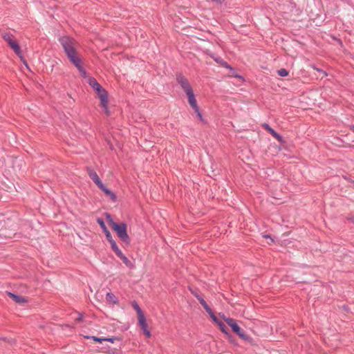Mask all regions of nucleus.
Instances as JSON below:
<instances>
[{"label": "nucleus", "mask_w": 354, "mask_h": 354, "mask_svg": "<svg viewBox=\"0 0 354 354\" xmlns=\"http://www.w3.org/2000/svg\"><path fill=\"white\" fill-rule=\"evenodd\" d=\"M113 230L116 232L118 238L125 246L130 245V237L127 234V225L125 223H113Z\"/></svg>", "instance_id": "nucleus-1"}, {"label": "nucleus", "mask_w": 354, "mask_h": 354, "mask_svg": "<svg viewBox=\"0 0 354 354\" xmlns=\"http://www.w3.org/2000/svg\"><path fill=\"white\" fill-rule=\"evenodd\" d=\"M59 41L67 56L77 53V43L73 38L64 36L60 37Z\"/></svg>", "instance_id": "nucleus-2"}, {"label": "nucleus", "mask_w": 354, "mask_h": 354, "mask_svg": "<svg viewBox=\"0 0 354 354\" xmlns=\"http://www.w3.org/2000/svg\"><path fill=\"white\" fill-rule=\"evenodd\" d=\"M59 41L67 56L77 53V43L73 38L64 36L60 37Z\"/></svg>", "instance_id": "nucleus-3"}, {"label": "nucleus", "mask_w": 354, "mask_h": 354, "mask_svg": "<svg viewBox=\"0 0 354 354\" xmlns=\"http://www.w3.org/2000/svg\"><path fill=\"white\" fill-rule=\"evenodd\" d=\"M224 320L225 321L226 324L231 327L232 331L236 333L241 339L250 343L252 342V338L245 334V331L240 328V326L237 324L234 319L224 318Z\"/></svg>", "instance_id": "nucleus-4"}, {"label": "nucleus", "mask_w": 354, "mask_h": 354, "mask_svg": "<svg viewBox=\"0 0 354 354\" xmlns=\"http://www.w3.org/2000/svg\"><path fill=\"white\" fill-rule=\"evenodd\" d=\"M88 83L91 88L95 91L98 98L101 102H105V99L108 97L107 91L99 84L95 78L90 77Z\"/></svg>", "instance_id": "nucleus-5"}, {"label": "nucleus", "mask_w": 354, "mask_h": 354, "mask_svg": "<svg viewBox=\"0 0 354 354\" xmlns=\"http://www.w3.org/2000/svg\"><path fill=\"white\" fill-rule=\"evenodd\" d=\"M3 39L8 43L10 47L14 52L21 58H22V53L19 44L13 40L12 35L10 33H5L3 35Z\"/></svg>", "instance_id": "nucleus-6"}, {"label": "nucleus", "mask_w": 354, "mask_h": 354, "mask_svg": "<svg viewBox=\"0 0 354 354\" xmlns=\"http://www.w3.org/2000/svg\"><path fill=\"white\" fill-rule=\"evenodd\" d=\"M176 81L185 93L192 90L188 80L182 73L176 74Z\"/></svg>", "instance_id": "nucleus-7"}, {"label": "nucleus", "mask_w": 354, "mask_h": 354, "mask_svg": "<svg viewBox=\"0 0 354 354\" xmlns=\"http://www.w3.org/2000/svg\"><path fill=\"white\" fill-rule=\"evenodd\" d=\"M138 324L141 327L144 334L147 337H150L151 336V332L147 328V324L146 321V318L145 315H140L138 317Z\"/></svg>", "instance_id": "nucleus-8"}, {"label": "nucleus", "mask_w": 354, "mask_h": 354, "mask_svg": "<svg viewBox=\"0 0 354 354\" xmlns=\"http://www.w3.org/2000/svg\"><path fill=\"white\" fill-rule=\"evenodd\" d=\"M88 174L90 178L96 184L97 187L102 184L100 178H99L97 174L91 168L87 169Z\"/></svg>", "instance_id": "nucleus-9"}, {"label": "nucleus", "mask_w": 354, "mask_h": 354, "mask_svg": "<svg viewBox=\"0 0 354 354\" xmlns=\"http://www.w3.org/2000/svg\"><path fill=\"white\" fill-rule=\"evenodd\" d=\"M69 61L76 67H79L82 64V59L77 55V53L68 55Z\"/></svg>", "instance_id": "nucleus-10"}, {"label": "nucleus", "mask_w": 354, "mask_h": 354, "mask_svg": "<svg viewBox=\"0 0 354 354\" xmlns=\"http://www.w3.org/2000/svg\"><path fill=\"white\" fill-rule=\"evenodd\" d=\"M186 94L187 95L188 102H189L190 106L194 110H197V107H198V106L197 105L196 100L195 98L193 90L187 92Z\"/></svg>", "instance_id": "nucleus-11"}, {"label": "nucleus", "mask_w": 354, "mask_h": 354, "mask_svg": "<svg viewBox=\"0 0 354 354\" xmlns=\"http://www.w3.org/2000/svg\"><path fill=\"white\" fill-rule=\"evenodd\" d=\"M97 223L99 224V225L102 228V232L104 233L106 239L107 240L111 239V238H112V236H111L109 230L107 229L104 220L102 218H97Z\"/></svg>", "instance_id": "nucleus-12"}, {"label": "nucleus", "mask_w": 354, "mask_h": 354, "mask_svg": "<svg viewBox=\"0 0 354 354\" xmlns=\"http://www.w3.org/2000/svg\"><path fill=\"white\" fill-rule=\"evenodd\" d=\"M7 294L8 297L17 304H24L28 301V300L24 297L21 295H15V293L10 292H8Z\"/></svg>", "instance_id": "nucleus-13"}, {"label": "nucleus", "mask_w": 354, "mask_h": 354, "mask_svg": "<svg viewBox=\"0 0 354 354\" xmlns=\"http://www.w3.org/2000/svg\"><path fill=\"white\" fill-rule=\"evenodd\" d=\"M104 193L110 197L111 200L113 202H115L117 200V197L115 194L109 189L106 188L104 185L102 183L98 187Z\"/></svg>", "instance_id": "nucleus-14"}, {"label": "nucleus", "mask_w": 354, "mask_h": 354, "mask_svg": "<svg viewBox=\"0 0 354 354\" xmlns=\"http://www.w3.org/2000/svg\"><path fill=\"white\" fill-rule=\"evenodd\" d=\"M211 57L218 64L222 66L223 67L225 68H228L231 71H233V68L231 67L230 65H229L226 62H225L221 57L216 56L214 55H212Z\"/></svg>", "instance_id": "nucleus-15"}, {"label": "nucleus", "mask_w": 354, "mask_h": 354, "mask_svg": "<svg viewBox=\"0 0 354 354\" xmlns=\"http://www.w3.org/2000/svg\"><path fill=\"white\" fill-rule=\"evenodd\" d=\"M264 128L267 129L274 138L281 142H283V138L278 133H277L273 129H272L268 124L263 125Z\"/></svg>", "instance_id": "nucleus-16"}, {"label": "nucleus", "mask_w": 354, "mask_h": 354, "mask_svg": "<svg viewBox=\"0 0 354 354\" xmlns=\"http://www.w3.org/2000/svg\"><path fill=\"white\" fill-rule=\"evenodd\" d=\"M117 257L122 261L123 263L127 268L130 269L134 268V265L133 264V263L130 260H129V259L126 256H124L122 252L120 254L118 255Z\"/></svg>", "instance_id": "nucleus-17"}, {"label": "nucleus", "mask_w": 354, "mask_h": 354, "mask_svg": "<svg viewBox=\"0 0 354 354\" xmlns=\"http://www.w3.org/2000/svg\"><path fill=\"white\" fill-rule=\"evenodd\" d=\"M110 245L112 250L115 252V255L118 256L122 253L121 250L118 248L117 245L115 241L113 239V238H111V239L107 240Z\"/></svg>", "instance_id": "nucleus-18"}, {"label": "nucleus", "mask_w": 354, "mask_h": 354, "mask_svg": "<svg viewBox=\"0 0 354 354\" xmlns=\"http://www.w3.org/2000/svg\"><path fill=\"white\" fill-rule=\"evenodd\" d=\"M106 300L110 304H115L118 303V298L112 292H107L106 295Z\"/></svg>", "instance_id": "nucleus-19"}, {"label": "nucleus", "mask_w": 354, "mask_h": 354, "mask_svg": "<svg viewBox=\"0 0 354 354\" xmlns=\"http://www.w3.org/2000/svg\"><path fill=\"white\" fill-rule=\"evenodd\" d=\"M198 301L205 310L207 313H210L212 310L210 307L207 305V302L203 299V298H198Z\"/></svg>", "instance_id": "nucleus-20"}, {"label": "nucleus", "mask_w": 354, "mask_h": 354, "mask_svg": "<svg viewBox=\"0 0 354 354\" xmlns=\"http://www.w3.org/2000/svg\"><path fill=\"white\" fill-rule=\"evenodd\" d=\"M108 104H109L108 97L106 99H105V102H101V106L103 108L104 111L106 115H110V111H109V109L108 107Z\"/></svg>", "instance_id": "nucleus-21"}, {"label": "nucleus", "mask_w": 354, "mask_h": 354, "mask_svg": "<svg viewBox=\"0 0 354 354\" xmlns=\"http://www.w3.org/2000/svg\"><path fill=\"white\" fill-rule=\"evenodd\" d=\"M132 306L135 309V310L136 311V313L138 314V317H140V315H144L142 310H141V308H140V306H138V304H137L136 301H133L132 303Z\"/></svg>", "instance_id": "nucleus-22"}, {"label": "nucleus", "mask_w": 354, "mask_h": 354, "mask_svg": "<svg viewBox=\"0 0 354 354\" xmlns=\"http://www.w3.org/2000/svg\"><path fill=\"white\" fill-rule=\"evenodd\" d=\"M217 325L219 326L220 330L225 335H230L228 329L227 328L226 326L221 321L219 323L217 324Z\"/></svg>", "instance_id": "nucleus-23"}, {"label": "nucleus", "mask_w": 354, "mask_h": 354, "mask_svg": "<svg viewBox=\"0 0 354 354\" xmlns=\"http://www.w3.org/2000/svg\"><path fill=\"white\" fill-rule=\"evenodd\" d=\"M277 73L281 77H286L288 75V71L285 68H281L277 71Z\"/></svg>", "instance_id": "nucleus-24"}, {"label": "nucleus", "mask_w": 354, "mask_h": 354, "mask_svg": "<svg viewBox=\"0 0 354 354\" xmlns=\"http://www.w3.org/2000/svg\"><path fill=\"white\" fill-rule=\"evenodd\" d=\"M85 338L86 339H92L95 342H97L100 343H102L103 341H104V338L97 337L95 336H86Z\"/></svg>", "instance_id": "nucleus-25"}, {"label": "nucleus", "mask_w": 354, "mask_h": 354, "mask_svg": "<svg viewBox=\"0 0 354 354\" xmlns=\"http://www.w3.org/2000/svg\"><path fill=\"white\" fill-rule=\"evenodd\" d=\"M77 69L78 70V71L80 72V75L83 77H86V71L84 68V67L82 66V64L81 66H80L79 67H77Z\"/></svg>", "instance_id": "nucleus-26"}, {"label": "nucleus", "mask_w": 354, "mask_h": 354, "mask_svg": "<svg viewBox=\"0 0 354 354\" xmlns=\"http://www.w3.org/2000/svg\"><path fill=\"white\" fill-rule=\"evenodd\" d=\"M208 315H209V317L212 319L213 322H214V323H216V324L221 322V320H219V319L216 317V316L214 315V312H213L212 310L210 312V313H208Z\"/></svg>", "instance_id": "nucleus-27"}, {"label": "nucleus", "mask_w": 354, "mask_h": 354, "mask_svg": "<svg viewBox=\"0 0 354 354\" xmlns=\"http://www.w3.org/2000/svg\"><path fill=\"white\" fill-rule=\"evenodd\" d=\"M104 341H109L111 343H114L115 341H121V338L118 337H106L104 338Z\"/></svg>", "instance_id": "nucleus-28"}, {"label": "nucleus", "mask_w": 354, "mask_h": 354, "mask_svg": "<svg viewBox=\"0 0 354 354\" xmlns=\"http://www.w3.org/2000/svg\"><path fill=\"white\" fill-rule=\"evenodd\" d=\"M194 112L196 113L198 119L202 122H205V120L204 118H203V115L201 114V113L200 112V110H199V107H197V110H194Z\"/></svg>", "instance_id": "nucleus-29"}, {"label": "nucleus", "mask_w": 354, "mask_h": 354, "mask_svg": "<svg viewBox=\"0 0 354 354\" xmlns=\"http://www.w3.org/2000/svg\"><path fill=\"white\" fill-rule=\"evenodd\" d=\"M106 217L108 221L111 224L112 226H113V223H116L115 222H114L113 221L110 214L106 213Z\"/></svg>", "instance_id": "nucleus-30"}, {"label": "nucleus", "mask_w": 354, "mask_h": 354, "mask_svg": "<svg viewBox=\"0 0 354 354\" xmlns=\"http://www.w3.org/2000/svg\"><path fill=\"white\" fill-rule=\"evenodd\" d=\"M83 320V315L80 313L78 314V317L75 318V321L77 323H79Z\"/></svg>", "instance_id": "nucleus-31"}, {"label": "nucleus", "mask_w": 354, "mask_h": 354, "mask_svg": "<svg viewBox=\"0 0 354 354\" xmlns=\"http://www.w3.org/2000/svg\"><path fill=\"white\" fill-rule=\"evenodd\" d=\"M192 294L195 296V297L198 300V298H202L198 293L192 292Z\"/></svg>", "instance_id": "nucleus-32"}, {"label": "nucleus", "mask_w": 354, "mask_h": 354, "mask_svg": "<svg viewBox=\"0 0 354 354\" xmlns=\"http://www.w3.org/2000/svg\"><path fill=\"white\" fill-rule=\"evenodd\" d=\"M212 1H215L216 3H221L222 0H212Z\"/></svg>", "instance_id": "nucleus-33"}, {"label": "nucleus", "mask_w": 354, "mask_h": 354, "mask_svg": "<svg viewBox=\"0 0 354 354\" xmlns=\"http://www.w3.org/2000/svg\"><path fill=\"white\" fill-rule=\"evenodd\" d=\"M266 238H270V235H266L265 236Z\"/></svg>", "instance_id": "nucleus-34"}, {"label": "nucleus", "mask_w": 354, "mask_h": 354, "mask_svg": "<svg viewBox=\"0 0 354 354\" xmlns=\"http://www.w3.org/2000/svg\"><path fill=\"white\" fill-rule=\"evenodd\" d=\"M353 131L354 132V127L352 128Z\"/></svg>", "instance_id": "nucleus-35"}]
</instances>
